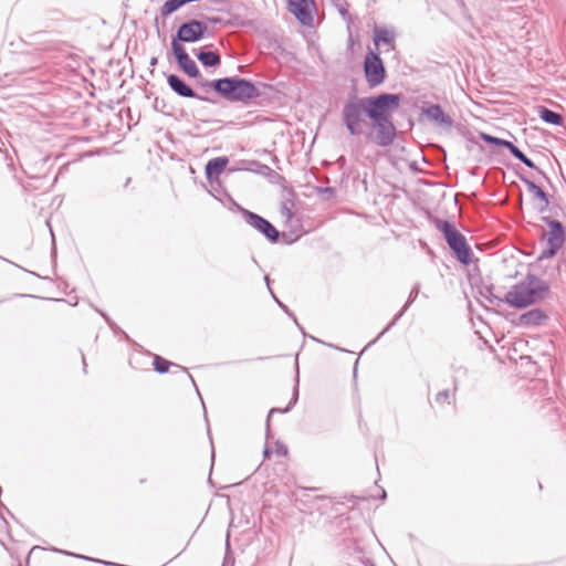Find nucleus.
I'll list each match as a JSON object with an SVG mask.
<instances>
[{
	"instance_id": "obj_17",
	"label": "nucleus",
	"mask_w": 566,
	"mask_h": 566,
	"mask_svg": "<svg viewBox=\"0 0 566 566\" xmlns=\"http://www.w3.org/2000/svg\"><path fill=\"white\" fill-rule=\"evenodd\" d=\"M546 319V315L539 310H532L520 316V325L534 326L541 325Z\"/></svg>"
},
{
	"instance_id": "obj_26",
	"label": "nucleus",
	"mask_w": 566,
	"mask_h": 566,
	"mask_svg": "<svg viewBox=\"0 0 566 566\" xmlns=\"http://www.w3.org/2000/svg\"><path fill=\"white\" fill-rule=\"evenodd\" d=\"M505 147L509 148L512 155L517 159H521L524 156V154L513 143L509 140L505 144Z\"/></svg>"
},
{
	"instance_id": "obj_28",
	"label": "nucleus",
	"mask_w": 566,
	"mask_h": 566,
	"mask_svg": "<svg viewBox=\"0 0 566 566\" xmlns=\"http://www.w3.org/2000/svg\"><path fill=\"white\" fill-rule=\"evenodd\" d=\"M520 160L522 163H524L526 166H528L530 168L535 167L534 163L530 158H527L525 155Z\"/></svg>"
},
{
	"instance_id": "obj_9",
	"label": "nucleus",
	"mask_w": 566,
	"mask_h": 566,
	"mask_svg": "<svg viewBox=\"0 0 566 566\" xmlns=\"http://www.w3.org/2000/svg\"><path fill=\"white\" fill-rule=\"evenodd\" d=\"M243 214L247 221L256 230L262 232L268 239L273 242L277 240L279 231L268 220L248 210H243Z\"/></svg>"
},
{
	"instance_id": "obj_25",
	"label": "nucleus",
	"mask_w": 566,
	"mask_h": 566,
	"mask_svg": "<svg viewBox=\"0 0 566 566\" xmlns=\"http://www.w3.org/2000/svg\"><path fill=\"white\" fill-rule=\"evenodd\" d=\"M481 138L490 144H494V145H499V146H503V147H505V144L507 143V140L500 139L497 137H493V136L484 134V133L481 134Z\"/></svg>"
},
{
	"instance_id": "obj_10",
	"label": "nucleus",
	"mask_w": 566,
	"mask_h": 566,
	"mask_svg": "<svg viewBox=\"0 0 566 566\" xmlns=\"http://www.w3.org/2000/svg\"><path fill=\"white\" fill-rule=\"evenodd\" d=\"M543 239L547 242L548 245V251H544L543 255L552 256L564 242L563 229L560 224L557 222H552L551 230L544 233Z\"/></svg>"
},
{
	"instance_id": "obj_11",
	"label": "nucleus",
	"mask_w": 566,
	"mask_h": 566,
	"mask_svg": "<svg viewBox=\"0 0 566 566\" xmlns=\"http://www.w3.org/2000/svg\"><path fill=\"white\" fill-rule=\"evenodd\" d=\"M287 9L303 24L311 21V11L314 7L313 0H286Z\"/></svg>"
},
{
	"instance_id": "obj_27",
	"label": "nucleus",
	"mask_w": 566,
	"mask_h": 566,
	"mask_svg": "<svg viewBox=\"0 0 566 566\" xmlns=\"http://www.w3.org/2000/svg\"><path fill=\"white\" fill-rule=\"evenodd\" d=\"M505 147L509 148L512 155L517 159H521L524 156V154L513 143L509 140L505 144Z\"/></svg>"
},
{
	"instance_id": "obj_2",
	"label": "nucleus",
	"mask_w": 566,
	"mask_h": 566,
	"mask_svg": "<svg viewBox=\"0 0 566 566\" xmlns=\"http://www.w3.org/2000/svg\"><path fill=\"white\" fill-rule=\"evenodd\" d=\"M542 297V291L533 281L515 285L505 295V301L517 308L526 307Z\"/></svg>"
},
{
	"instance_id": "obj_18",
	"label": "nucleus",
	"mask_w": 566,
	"mask_h": 566,
	"mask_svg": "<svg viewBox=\"0 0 566 566\" xmlns=\"http://www.w3.org/2000/svg\"><path fill=\"white\" fill-rule=\"evenodd\" d=\"M169 86L179 95L184 97H195V92L187 86L177 75L168 76Z\"/></svg>"
},
{
	"instance_id": "obj_22",
	"label": "nucleus",
	"mask_w": 566,
	"mask_h": 566,
	"mask_svg": "<svg viewBox=\"0 0 566 566\" xmlns=\"http://www.w3.org/2000/svg\"><path fill=\"white\" fill-rule=\"evenodd\" d=\"M197 57L206 66H216L220 63V56L214 52L201 51L197 54Z\"/></svg>"
},
{
	"instance_id": "obj_16",
	"label": "nucleus",
	"mask_w": 566,
	"mask_h": 566,
	"mask_svg": "<svg viewBox=\"0 0 566 566\" xmlns=\"http://www.w3.org/2000/svg\"><path fill=\"white\" fill-rule=\"evenodd\" d=\"M426 116L440 125L450 126L451 118L443 112L439 105H432L424 111Z\"/></svg>"
},
{
	"instance_id": "obj_13",
	"label": "nucleus",
	"mask_w": 566,
	"mask_h": 566,
	"mask_svg": "<svg viewBox=\"0 0 566 566\" xmlns=\"http://www.w3.org/2000/svg\"><path fill=\"white\" fill-rule=\"evenodd\" d=\"M232 99H247L255 95L256 90L253 84L244 80L233 81Z\"/></svg>"
},
{
	"instance_id": "obj_20",
	"label": "nucleus",
	"mask_w": 566,
	"mask_h": 566,
	"mask_svg": "<svg viewBox=\"0 0 566 566\" xmlns=\"http://www.w3.org/2000/svg\"><path fill=\"white\" fill-rule=\"evenodd\" d=\"M538 114H539V117L546 123L554 124V125H560L563 123V117L559 114H557L546 107H543V106L539 107Z\"/></svg>"
},
{
	"instance_id": "obj_1",
	"label": "nucleus",
	"mask_w": 566,
	"mask_h": 566,
	"mask_svg": "<svg viewBox=\"0 0 566 566\" xmlns=\"http://www.w3.org/2000/svg\"><path fill=\"white\" fill-rule=\"evenodd\" d=\"M366 114L373 122L391 119L399 108L400 97L395 94H381L376 97L364 98Z\"/></svg>"
},
{
	"instance_id": "obj_7",
	"label": "nucleus",
	"mask_w": 566,
	"mask_h": 566,
	"mask_svg": "<svg viewBox=\"0 0 566 566\" xmlns=\"http://www.w3.org/2000/svg\"><path fill=\"white\" fill-rule=\"evenodd\" d=\"M375 132L369 137L380 146L389 145L395 137L396 128L391 119L373 122Z\"/></svg>"
},
{
	"instance_id": "obj_21",
	"label": "nucleus",
	"mask_w": 566,
	"mask_h": 566,
	"mask_svg": "<svg viewBox=\"0 0 566 566\" xmlns=\"http://www.w3.org/2000/svg\"><path fill=\"white\" fill-rule=\"evenodd\" d=\"M233 81L234 80H231V78H222V80H218L216 83H214V88L217 92L226 95V96H229L230 98L232 97V93H233Z\"/></svg>"
},
{
	"instance_id": "obj_3",
	"label": "nucleus",
	"mask_w": 566,
	"mask_h": 566,
	"mask_svg": "<svg viewBox=\"0 0 566 566\" xmlns=\"http://www.w3.org/2000/svg\"><path fill=\"white\" fill-rule=\"evenodd\" d=\"M365 114L364 98L345 104L343 108V119L350 135H360L364 133L366 127Z\"/></svg>"
},
{
	"instance_id": "obj_8",
	"label": "nucleus",
	"mask_w": 566,
	"mask_h": 566,
	"mask_svg": "<svg viewBox=\"0 0 566 566\" xmlns=\"http://www.w3.org/2000/svg\"><path fill=\"white\" fill-rule=\"evenodd\" d=\"M172 52L177 59L180 69L189 76H199V70L193 60L190 59L185 48L177 40L171 42Z\"/></svg>"
},
{
	"instance_id": "obj_6",
	"label": "nucleus",
	"mask_w": 566,
	"mask_h": 566,
	"mask_svg": "<svg viewBox=\"0 0 566 566\" xmlns=\"http://www.w3.org/2000/svg\"><path fill=\"white\" fill-rule=\"evenodd\" d=\"M206 30L207 27L203 23L197 20H191L180 25L176 40L178 42H196L203 36Z\"/></svg>"
},
{
	"instance_id": "obj_19",
	"label": "nucleus",
	"mask_w": 566,
	"mask_h": 566,
	"mask_svg": "<svg viewBox=\"0 0 566 566\" xmlns=\"http://www.w3.org/2000/svg\"><path fill=\"white\" fill-rule=\"evenodd\" d=\"M264 455L266 458H271V457L286 458L289 455V449L283 442L275 441L273 444L269 446L265 449Z\"/></svg>"
},
{
	"instance_id": "obj_14",
	"label": "nucleus",
	"mask_w": 566,
	"mask_h": 566,
	"mask_svg": "<svg viewBox=\"0 0 566 566\" xmlns=\"http://www.w3.org/2000/svg\"><path fill=\"white\" fill-rule=\"evenodd\" d=\"M374 42L376 49L379 51L381 46H385L386 51H391L395 49V35L392 32L385 29L375 30Z\"/></svg>"
},
{
	"instance_id": "obj_4",
	"label": "nucleus",
	"mask_w": 566,
	"mask_h": 566,
	"mask_svg": "<svg viewBox=\"0 0 566 566\" xmlns=\"http://www.w3.org/2000/svg\"><path fill=\"white\" fill-rule=\"evenodd\" d=\"M441 230L446 237V240L450 248L454 251L458 259L462 263L470 262V250L465 243L464 237L459 233L453 226L448 222H444L441 227Z\"/></svg>"
},
{
	"instance_id": "obj_23",
	"label": "nucleus",
	"mask_w": 566,
	"mask_h": 566,
	"mask_svg": "<svg viewBox=\"0 0 566 566\" xmlns=\"http://www.w3.org/2000/svg\"><path fill=\"white\" fill-rule=\"evenodd\" d=\"M154 367L158 373H167L170 367V361L160 356H156L154 359Z\"/></svg>"
},
{
	"instance_id": "obj_5",
	"label": "nucleus",
	"mask_w": 566,
	"mask_h": 566,
	"mask_svg": "<svg viewBox=\"0 0 566 566\" xmlns=\"http://www.w3.org/2000/svg\"><path fill=\"white\" fill-rule=\"evenodd\" d=\"M364 71L370 87L381 84L385 80L386 71L378 53L373 51L367 53L364 61Z\"/></svg>"
},
{
	"instance_id": "obj_24",
	"label": "nucleus",
	"mask_w": 566,
	"mask_h": 566,
	"mask_svg": "<svg viewBox=\"0 0 566 566\" xmlns=\"http://www.w3.org/2000/svg\"><path fill=\"white\" fill-rule=\"evenodd\" d=\"M434 403L442 407L443 405H450L451 403V394L449 390L440 391L436 398Z\"/></svg>"
},
{
	"instance_id": "obj_12",
	"label": "nucleus",
	"mask_w": 566,
	"mask_h": 566,
	"mask_svg": "<svg viewBox=\"0 0 566 566\" xmlns=\"http://www.w3.org/2000/svg\"><path fill=\"white\" fill-rule=\"evenodd\" d=\"M527 192L535 210L543 212L548 207L546 193L532 181H526Z\"/></svg>"
},
{
	"instance_id": "obj_15",
	"label": "nucleus",
	"mask_w": 566,
	"mask_h": 566,
	"mask_svg": "<svg viewBox=\"0 0 566 566\" xmlns=\"http://www.w3.org/2000/svg\"><path fill=\"white\" fill-rule=\"evenodd\" d=\"M229 159L227 157H217L206 165V176L209 180L218 178L227 168Z\"/></svg>"
}]
</instances>
